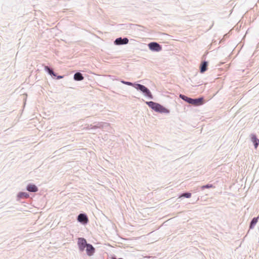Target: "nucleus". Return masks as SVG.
Wrapping results in <instances>:
<instances>
[{
  "mask_svg": "<svg viewBox=\"0 0 259 259\" xmlns=\"http://www.w3.org/2000/svg\"><path fill=\"white\" fill-rule=\"evenodd\" d=\"M27 190L29 192H35L38 191L37 187L32 184L28 185L27 187Z\"/></svg>",
  "mask_w": 259,
  "mask_h": 259,
  "instance_id": "1a4fd4ad",
  "label": "nucleus"
},
{
  "mask_svg": "<svg viewBox=\"0 0 259 259\" xmlns=\"http://www.w3.org/2000/svg\"><path fill=\"white\" fill-rule=\"evenodd\" d=\"M74 78L75 80L79 81L82 80L83 79V77L80 73L77 72L74 74Z\"/></svg>",
  "mask_w": 259,
  "mask_h": 259,
  "instance_id": "f8f14e48",
  "label": "nucleus"
},
{
  "mask_svg": "<svg viewBox=\"0 0 259 259\" xmlns=\"http://www.w3.org/2000/svg\"><path fill=\"white\" fill-rule=\"evenodd\" d=\"M63 78L62 76H57V78L58 79H60V78Z\"/></svg>",
  "mask_w": 259,
  "mask_h": 259,
  "instance_id": "4be33fe9",
  "label": "nucleus"
},
{
  "mask_svg": "<svg viewBox=\"0 0 259 259\" xmlns=\"http://www.w3.org/2000/svg\"><path fill=\"white\" fill-rule=\"evenodd\" d=\"M86 251L88 255L91 256L94 254L95 248L91 244H88L86 246Z\"/></svg>",
  "mask_w": 259,
  "mask_h": 259,
  "instance_id": "39448f33",
  "label": "nucleus"
},
{
  "mask_svg": "<svg viewBox=\"0 0 259 259\" xmlns=\"http://www.w3.org/2000/svg\"><path fill=\"white\" fill-rule=\"evenodd\" d=\"M45 70L48 71V72L52 75H53L54 76H56V75L54 73L52 70H51L48 66L45 67Z\"/></svg>",
  "mask_w": 259,
  "mask_h": 259,
  "instance_id": "4468645a",
  "label": "nucleus"
},
{
  "mask_svg": "<svg viewBox=\"0 0 259 259\" xmlns=\"http://www.w3.org/2000/svg\"><path fill=\"white\" fill-rule=\"evenodd\" d=\"M124 83L126 84L130 85H131L133 84L132 83L130 82H124Z\"/></svg>",
  "mask_w": 259,
  "mask_h": 259,
  "instance_id": "412c9836",
  "label": "nucleus"
},
{
  "mask_svg": "<svg viewBox=\"0 0 259 259\" xmlns=\"http://www.w3.org/2000/svg\"><path fill=\"white\" fill-rule=\"evenodd\" d=\"M149 48L150 50L155 51H159L161 50L160 46L156 42H151L149 45Z\"/></svg>",
  "mask_w": 259,
  "mask_h": 259,
  "instance_id": "20e7f679",
  "label": "nucleus"
},
{
  "mask_svg": "<svg viewBox=\"0 0 259 259\" xmlns=\"http://www.w3.org/2000/svg\"><path fill=\"white\" fill-rule=\"evenodd\" d=\"M191 196V194L190 193H186L183 194L180 197H185L186 198H190Z\"/></svg>",
  "mask_w": 259,
  "mask_h": 259,
  "instance_id": "f3484780",
  "label": "nucleus"
},
{
  "mask_svg": "<svg viewBox=\"0 0 259 259\" xmlns=\"http://www.w3.org/2000/svg\"><path fill=\"white\" fill-rule=\"evenodd\" d=\"M18 196L20 198H26L29 197V195L25 192H21L19 193Z\"/></svg>",
  "mask_w": 259,
  "mask_h": 259,
  "instance_id": "ddd939ff",
  "label": "nucleus"
},
{
  "mask_svg": "<svg viewBox=\"0 0 259 259\" xmlns=\"http://www.w3.org/2000/svg\"><path fill=\"white\" fill-rule=\"evenodd\" d=\"M128 42V39L126 38H124L123 39L121 38V37L117 38L115 42L116 45H123V44H126Z\"/></svg>",
  "mask_w": 259,
  "mask_h": 259,
  "instance_id": "423d86ee",
  "label": "nucleus"
},
{
  "mask_svg": "<svg viewBox=\"0 0 259 259\" xmlns=\"http://www.w3.org/2000/svg\"><path fill=\"white\" fill-rule=\"evenodd\" d=\"M192 101H193V99H191L190 98H188V99H187V102L188 103H189V104H192Z\"/></svg>",
  "mask_w": 259,
  "mask_h": 259,
  "instance_id": "6ab92c4d",
  "label": "nucleus"
},
{
  "mask_svg": "<svg viewBox=\"0 0 259 259\" xmlns=\"http://www.w3.org/2000/svg\"><path fill=\"white\" fill-rule=\"evenodd\" d=\"M257 218H253L251 222V224H250V228H253V227L256 224V223H257Z\"/></svg>",
  "mask_w": 259,
  "mask_h": 259,
  "instance_id": "2eb2a0df",
  "label": "nucleus"
},
{
  "mask_svg": "<svg viewBox=\"0 0 259 259\" xmlns=\"http://www.w3.org/2000/svg\"><path fill=\"white\" fill-rule=\"evenodd\" d=\"M203 104V99L202 98L198 99H193L192 104L194 106H199Z\"/></svg>",
  "mask_w": 259,
  "mask_h": 259,
  "instance_id": "0eeeda50",
  "label": "nucleus"
},
{
  "mask_svg": "<svg viewBox=\"0 0 259 259\" xmlns=\"http://www.w3.org/2000/svg\"><path fill=\"white\" fill-rule=\"evenodd\" d=\"M192 101H193V99H191L190 98H188V99H187V102L188 103H189V104H192Z\"/></svg>",
  "mask_w": 259,
  "mask_h": 259,
  "instance_id": "aec40b11",
  "label": "nucleus"
},
{
  "mask_svg": "<svg viewBox=\"0 0 259 259\" xmlns=\"http://www.w3.org/2000/svg\"><path fill=\"white\" fill-rule=\"evenodd\" d=\"M251 141L254 143L255 148H256L259 144L258 139H257V138L255 137V136L252 135Z\"/></svg>",
  "mask_w": 259,
  "mask_h": 259,
  "instance_id": "9b49d317",
  "label": "nucleus"
},
{
  "mask_svg": "<svg viewBox=\"0 0 259 259\" xmlns=\"http://www.w3.org/2000/svg\"><path fill=\"white\" fill-rule=\"evenodd\" d=\"M77 244L79 249L81 251L83 250L88 244L87 243L86 240L82 238H78Z\"/></svg>",
  "mask_w": 259,
  "mask_h": 259,
  "instance_id": "7ed1b4c3",
  "label": "nucleus"
},
{
  "mask_svg": "<svg viewBox=\"0 0 259 259\" xmlns=\"http://www.w3.org/2000/svg\"><path fill=\"white\" fill-rule=\"evenodd\" d=\"M214 187L212 185L207 184V185H206L202 186L201 187V189H204L205 188H214Z\"/></svg>",
  "mask_w": 259,
  "mask_h": 259,
  "instance_id": "dca6fc26",
  "label": "nucleus"
},
{
  "mask_svg": "<svg viewBox=\"0 0 259 259\" xmlns=\"http://www.w3.org/2000/svg\"><path fill=\"white\" fill-rule=\"evenodd\" d=\"M78 221L80 222H83L87 223L88 219L87 216L84 214H80L78 216Z\"/></svg>",
  "mask_w": 259,
  "mask_h": 259,
  "instance_id": "6e6552de",
  "label": "nucleus"
},
{
  "mask_svg": "<svg viewBox=\"0 0 259 259\" xmlns=\"http://www.w3.org/2000/svg\"><path fill=\"white\" fill-rule=\"evenodd\" d=\"M207 62H203L201 65L200 66V72L201 73H203L207 70Z\"/></svg>",
  "mask_w": 259,
  "mask_h": 259,
  "instance_id": "9d476101",
  "label": "nucleus"
},
{
  "mask_svg": "<svg viewBox=\"0 0 259 259\" xmlns=\"http://www.w3.org/2000/svg\"><path fill=\"white\" fill-rule=\"evenodd\" d=\"M134 87L137 89L140 90L143 93H144L146 96L149 97L150 98H152V95L149 90L145 87L144 85L140 84H136L134 85Z\"/></svg>",
  "mask_w": 259,
  "mask_h": 259,
  "instance_id": "f03ea898",
  "label": "nucleus"
},
{
  "mask_svg": "<svg viewBox=\"0 0 259 259\" xmlns=\"http://www.w3.org/2000/svg\"><path fill=\"white\" fill-rule=\"evenodd\" d=\"M146 104L153 110L155 111L156 112L163 113H169V110L161 105L160 104L155 103L152 101L147 102Z\"/></svg>",
  "mask_w": 259,
  "mask_h": 259,
  "instance_id": "f257e3e1",
  "label": "nucleus"
},
{
  "mask_svg": "<svg viewBox=\"0 0 259 259\" xmlns=\"http://www.w3.org/2000/svg\"><path fill=\"white\" fill-rule=\"evenodd\" d=\"M180 98H182L183 100L187 102V99H188L189 97H187L184 95H180Z\"/></svg>",
  "mask_w": 259,
  "mask_h": 259,
  "instance_id": "a211bd4d",
  "label": "nucleus"
}]
</instances>
